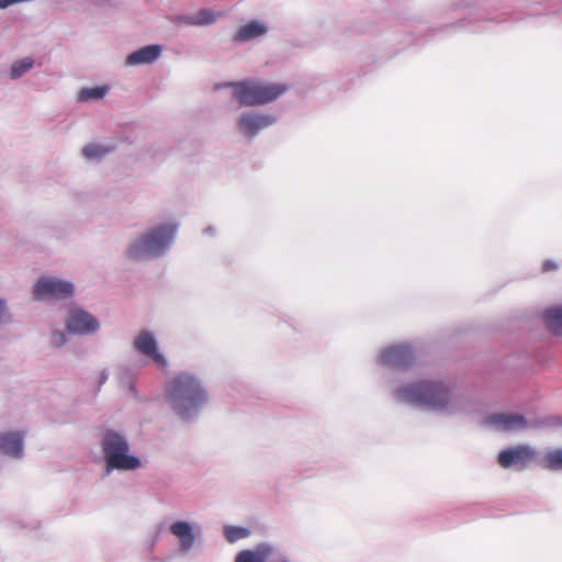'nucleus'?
Masks as SVG:
<instances>
[{
  "label": "nucleus",
  "instance_id": "1",
  "mask_svg": "<svg viewBox=\"0 0 562 562\" xmlns=\"http://www.w3.org/2000/svg\"><path fill=\"white\" fill-rule=\"evenodd\" d=\"M393 397L400 403L448 415L468 412V396L463 393H453L450 386L440 380H419L403 384L393 391Z\"/></svg>",
  "mask_w": 562,
  "mask_h": 562
},
{
  "label": "nucleus",
  "instance_id": "2",
  "mask_svg": "<svg viewBox=\"0 0 562 562\" xmlns=\"http://www.w3.org/2000/svg\"><path fill=\"white\" fill-rule=\"evenodd\" d=\"M166 396L173 413L184 423L195 422L209 401L201 380L189 372H181L169 382Z\"/></svg>",
  "mask_w": 562,
  "mask_h": 562
},
{
  "label": "nucleus",
  "instance_id": "3",
  "mask_svg": "<svg viewBox=\"0 0 562 562\" xmlns=\"http://www.w3.org/2000/svg\"><path fill=\"white\" fill-rule=\"evenodd\" d=\"M178 231L177 222L158 224L133 239L124 250V256L133 262L160 259L175 244Z\"/></svg>",
  "mask_w": 562,
  "mask_h": 562
},
{
  "label": "nucleus",
  "instance_id": "4",
  "mask_svg": "<svg viewBox=\"0 0 562 562\" xmlns=\"http://www.w3.org/2000/svg\"><path fill=\"white\" fill-rule=\"evenodd\" d=\"M178 231L177 222L158 224L133 239L124 250V256L133 262L160 259L175 244Z\"/></svg>",
  "mask_w": 562,
  "mask_h": 562
},
{
  "label": "nucleus",
  "instance_id": "5",
  "mask_svg": "<svg viewBox=\"0 0 562 562\" xmlns=\"http://www.w3.org/2000/svg\"><path fill=\"white\" fill-rule=\"evenodd\" d=\"M101 447L104 460V472L106 475L113 471H135L143 467L140 458L131 453V446L127 438L113 429H106L101 439Z\"/></svg>",
  "mask_w": 562,
  "mask_h": 562
},
{
  "label": "nucleus",
  "instance_id": "6",
  "mask_svg": "<svg viewBox=\"0 0 562 562\" xmlns=\"http://www.w3.org/2000/svg\"><path fill=\"white\" fill-rule=\"evenodd\" d=\"M233 88V97L244 106L265 105L276 101L289 90L286 83H262L245 79L228 83Z\"/></svg>",
  "mask_w": 562,
  "mask_h": 562
},
{
  "label": "nucleus",
  "instance_id": "7",
  "mask_svg": "<svg viewBox=\"0 0 562 562\" xmlns=\"http://www.w3.org/2000/svg\"><path fill=\"white\" fill-rule=\"evenodd\" d=\"M521 18L514 12H490L484 9L470 10L465 16L459 19L457 22L446 25V29H464L471 33H481L491 29L495 24H501L507 21H520Z\"/></svg>",
  "mask_w": 562,
  "mask_h": 562
},
{
  "label": "nucleus",
  "instance_id": "8",
  "mask_svg": "<svg viewBox=\"0 0 562 562\" xmlns=\"http://www.w3.org/2000/svg\"><path fill=\"white\" fill-rule=\"evenodd\" d=\"M483 424L503 431L549 429L548 415L527 418L520 413H492L483 419Z\"/></svg>",
  "mask_w": 562,
  "mask_h": 562
},
{
  "label": "nucleus",
  "instance_id": "9",
  "mask_svg": "<svg viewBox=\"0 0 562 562\" xmlns=\"http://www.w3.org/2000/svg\"><path fill=\"white\" fill-rule=\"evenodd\" d=\"M75 294V284L71 281L59 278L42 277L33 286L35 301L48 299L67 300Z\"/></svg>",
  "mask_w": 562,
  "mask_h": 562
},
{
  "label": "nucleus",
  "instance_id": "10",
  "mask_svg": "<svg viewBox=\"0 0 562 562\" xmlns=\"http://www.w3.org/2000/svg\"><path fill=\"white\" fill-rule=\"evenodd\" d=\"M378 361L381 366L407 371L415 364L416 353L409 344L391 345L381 350Z\"/></svg>",
  "mask_w": 562,
  "mask_h": 562
},
{
  "label": "nucleus",
  "instance_id": "11",
  "mask_svg": "<svg viewBox=\"0 0 562 562\" xmlns=\"http://www.w3.org/2000/svg\"><path fill=\"white\" fill-rule=\"evenodd\" d=\"M538 458V451L529 445H517L505 448L497 456L498 464L504 469L524 471Z\"/></svg>",
  "mask_w": 562,
  "mask_h": 562
},
{
  "label": "nucleus",
  "instance_id": "12",
  "mask_svg": "<svg viewBox=\"0 0 562 562\" xmlns=\"http://www.w3.org/2000/svg\"><path fill=\"white\" fill-rule=\"evenodd\" d=\"M277 116L271 113L258 111L243 112L237 120V131L248 140H254L261 131L272 126L277 122Z\"/></svg>",
  "mask_w": 562,
  "mask_h": 562
},
{
  "label": "nucleus",
  "instance_id": "13",
  "mask_svg": "<svg viewBox=\"0 0 562 562\" xmlns=\"http://www.w3.org/2000/svg\"><path fill=\"white\" fill-rule=\"evenodd\" d=\"M100 322L82 307L69 308L66 317V330L75 336H91L99 331Z\"/></svg>",
  "mask_w": 562,
  "mask_h": 562
},
{
  "label": "nucleus",
  "instance_id": "14",
  "mask_svg": "<svg viewBox=\"0 0 562 562\" xmlns=\"http://www.w3.org/2000/svg\"><path fill=\"white\" fill-rule=\"evenodd\" d=\"M134 349L150 359L158 368L165 369L168 360L162 352L159 351L158 340L155 334L148 329H143L134 338Z\"/></svg>",
  "mask_w": 562,
  "mask_h": 562
},
{
  "label": "nucleus",
  "instance_id": "15",
  "mask_svg": "<svg viewBox=\"0 0 562 562\" xmlns=\"http://www.w3.org/2000/svg\"><path fill=\"white\" fill-rule=\"evenodd\" d=\"M277 548L268 541L259 542L252 549H244L239 551L234 562H270V558L274 557ZM277 562H291L288 555L279 554Z\"/></svg>",
  "mask_w": 562,
  "mask_h": 562
},
{
  "label": "nucleus",
  "instance_id": "16",
  "mask_svg": "<svg viewBox=\"0 0 562 562\" xmlns=\"http://www.w3.org/2000/svg\"><path fill=\"white\" fill-rule=\"evenodd\" d=\"M24 453V434L8 431L0 434V454L20 459Z\"/></svg>",
  "mask_w": 562,
  "mask_h": 562
},
{
  "label": "nucleus",
  "instance_id": "17",
  "mask_svg": "<svg viewBox=\"0 0 562 562\" xmlns=\"http://www.w3.org/2000/svg\"><path fill=\"white\" fill-rule=\"evenodd\" d=\"M162 54L160 44H148L130 53L125 64L127 66L150 65L155 63Z\"/></svg>",
  "mask_w": 562,
  "mask_h": 562
},
{
  "label": "nucleus",
  "instance_id": "18",
  "mask_svg": "<svg viewBox=\"0 0 562 562\" xmlns=\"http://www.w3.org/2000/svg\"><path fill=\"white\" fill-rule=\"evenodd\" d=\"M170 531L180 540V550L182 552L190 551L195 542L193 526L187 520H177L170 526Z\"/></svg>",
  "mask_w": 562,
  "mask_h": 562
},
{
  "label": "nucleus",
  "instance_id": "19",
  "mask_svg": "<svg viewBox=\"0 0 562 562\" xmlns=\"http://www.w3.org/2000/svg\"><path fill=\"white\" fill-rule=\"evenodd\" d=\"M267 32L268 26L266 23L252 20L238 29L233 36V41L235 43H246L265 35Z\"/></svg>",
  "mask_w": 562,
  "mask_h": 562
},
{
  "label": "nucleus",
  "instance_id": "20",
  "mask_svg": "<svg viewBox=\"0 0 562 562\" xmlns=\"http://www.w3.org/2000/svg\"><path fill=\"white\" fill-rule=\"evenodd\" d=\"M542 321L550 333L562 335V305H553L542 313Z\"/></svg>",
  "mask_w": 562,
  "mask_h": 562
},
{
  "label": "nucleus",
  "instance_id": "21",
  "mask_svg": "<svg viewBox=\"0 0 562 562\" xmlns=\"http://www.w3.org/2000/svg\"><path fill=\"white\" fill-rule=\"evenodd\" d=\"M543 7L547 14H562V4L558 0H548L546 2L532 3L528 7L526 14L529 16H538L543 14L538 8Z\"/></svg>",
  "mask_w": 562,
  "mask_h": 562
},
{
  "label": "nucleus",
  "instance_id": "22",
  "mask_svg": "<svg viewBox=\"0 0 562 562\" xmlns=\"http://www.w3.org/2000/svg\"><path fill=\"white\" fill-rule=\"evenodd\" d=\"M108 91H109V87L105 85L94 86V87H86L79 91L78 100L81 102H87L90 100H101L106 95Z\"/></svg>",
  "mask_w": 562,
  "mask_h": 562
},
{
  "label": "nucleus",
  "instance_id": "23",
  "mask_svg": "<svg viewBox=\"0 0 562 562\" xmlns=\"http://www.w3.org/2000/svg\"><path fill=\"white\" fill-rule=\"evenodd\" d=\"M543 468L552 472H562V448H555L546 453Z\"/></svg>",
  "mask_w": 562,
  "mask_h": 562
},
{
  "label": "nucleus",
  "instance_id": "24",
  "mask_svg": "<svg viewBox=\"0 0 562 562\" xmlns=\"http://www.w3.org/2000/svg\"><path fill=\"white\" fill-rule=\"evenodd\" d=\"M34 66V59L32 57H24L22 59L15 60L10 70L11 79H19L29 70H31Z\"/></svg>",
  "mask_w": 562,
  "mask_h": 562
},
{
  "label": "nucleus",
  "instance_id": "25",
  "mask_svg": "<svg viewBox=\"0 0 562 562\" xmlns=\"http://www.w3.org/2000/svg\"><path fill=\"white\" fill-rule=\"evenodd\" d=\"M250 535L251 530L247 527L232 525L224 527L225 539L231 543L248 538Z\"/></svg>",
  "mask_w": 562,
  "mask_h": 562
},
{
  "label": "nucleus",
  "instance_id": "26",
  "mask_svg": "<svg viewBox=\"0 0 562 562\" xmlns=\"http://www.w3.org/2000/svg\"><path fill=\"white\" fill-rule=\"evenodd\" d=\"M110 148L100 144L90 143L82 148V156L88 160L101 159L110 153Z\"/></svg>",
  "mask_w": 562,
  "mask_h": 562
},
{
  "label": "nucleus",
  "instance_id": "27",
  "mask_svg": "<svg viewBox=\"0 0 562 562\" xmlns=\"http://www.w3.org/2000/svg\"><path fill=\"white\" fill-rule=\"evenodd\" d=\"M194 25L203 26L210 25L217 20L216 13L207 8L200 9L194 15Z\"/></svg>",
  "mask_w": 562,
  "mask_h": 562
},
{
  "label": "nucleus",
  "instance_id": "28",
  "mask_svg": "<svg viewBox=\"0 0 562 562\" xmlns=\"http://www.w3.org/2000/svg\"><path fill=\"white\" fill-rule=\"evenodd\" d=\"M68 334L67 330L54 329L52 331L50 344L55 348H61L68 342Z\"/></svg>",
  "mask_w": 562,
  "mask_h": 562
},
{
  "label": "nucleus",
  "instance_id": "29",
  "mask_svg": "<svg viewBox=\"0 0 562 562\" xmlns=\"http://www.w3.org/2000/svg\"><path fill=\"white\" fill-rule=\"evenodd\" d=\"M12 321V314L9 310L8 303L4 299H0V325L2 323L9 324Z\"/></svg>",
  "mask_w": 562,
  "mask_h": 562
},
{
  "label": "nucleus",
  "instance_id": "30",
  "mask_svg": "<svg viewBox=\"0 0 562 562\" xmlns=\"http://www.w3.org/2000/svg\"><path fill=\"white\" fill-rule=\"evenodd\" d=\"M171 22L176 25H194L193 15L178 14L171 18Z\"/></svg>",
  "mask_w": 562,
  "mask_h": 562
},
{
  "label": "nucleus",
  "instance_id": "31",
  "mask_svg": "<svg viewBox=\"0 0 562 562\" xmlns=\"http://www.w3.org/2000/svg\"><path fill=\"white\" fill-rule=\"evenodd\" d=\"M121 384L128 387V391L133 393L134 395L137 394L135 383L132 380V375L130 374V371H126L120 379Z\"/></svg>",
  "mask_w": 562,
  "mask_h": 562
},
{
  "label": "nucleus",
  "instance_id": "32",
  "mask_svg": "<svg viewBox=\"0 0 562 562\" xmlns=\"http://www.w3.org/2000/svg\"><path fill=\"white\" fill-rule=\"evenodd\" d=\"M549 429H558L562 427V415H548Z\"/></svg>",
  "mask_w": 562,
  "mask_h": 562
},
{
  "label": "nucleus",
  "instance_id": "33",
  "mask_svg": "<svg viewBox=\"0 0 562 562\" xmlns=\"http://www.w3.org/2000/svg\"><path fill=\"white\" fill-rule=\"evenodd\" d=\"M555 269H558V263L554 260L548 259L542 265L543 272H549Z\"/></svg>",
  "mask_w": 562,
  "mask_h": 562
},
{
  "label": "nucleus",
  "instance_id": "34",
  "mask_svg": "<svg viewBox=\"0 0 562 562\" xmlns=\"http://www.w3.org/2000/svg\"><path fill=\"white\" fill-rule=\"evenodd\" d=\"M108 378H109V373H108V371H106V370H102V371L100 372V375H99V383H100V384L105 383V382H106V380H108Z\"/></svg>",
  "mask_w": 562,
  "mask_h": 562
},
{
  "label": "nucleus",
  "instance_id": "35",
  "mask_svg": "<svg viewBox=\"0 0 562 562\" xmlns=\"http://www.w3.org/2000/svg\"><path fill=\"white\" fill-rule=\"evenodd\" d=\"M214 233H215V227H214V226H212V225H210V226H207V227H205V228L203 229V234H204V235H210V236H212V235H214Z\"/></svg>",
  "mask_w": 562,
  "mask_h": 562
}]
</instances>
